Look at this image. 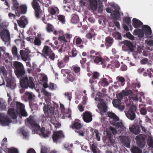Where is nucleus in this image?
Masks as SVG:
<instances>
[{"mask_svg":"<svg viewBox=\"0 0 153 153\" xmlns=\"http://www.w3.org/2000/svg\"><path fill=\"white\" fill-rule=\"evenodd\" d=\"M137 145L140 147L143 148L145 145V138L143 134H139L136 137Z\"/></svg>","mask_w":153,"mask_h":153,"instance_id":"nucleus-11","label":"nucleus"},{"mask_svg":"<svg viewBox=\"0 0 153 153\" xmlns=\"http://www.w3.org/2000/svg\"><path fill=\"white\" fill-rule=\"evenodd\" d=\"M46 30L48 32L50 33L53 31V26L51 24L48 23L46 27Z\"/></svg>","mask_w":153,"mask_h":153,"instance_id":"nucleus-52","label":"nucleus"},{"mask_svg":"<svg viewBox=\"0 0 153 153\" xmlns=\"http://www.w3.org/2000/svg\"><path fill=\"white\" fill-rule=\"evenodd\" d=\"M120 140L122 143L125 146L129 148L130 147V140L126 136H121L120 137Z\"/></svg>","mask_w":153,"mask_h":153,"instance_id":"nucleus-14","label":"nucleus"},{"mask_svg":"<svg viewBox=\"0 0 153 153\" xmlns=\"http://www.w3.org/2000/svg\"><path fill=\"white\" fill-rule=\"evenodd\" d=\"M79 21V19L78 16L75 14H73L72 15V18L71 19V22L74 24L78 23Z\"/></svg>","mask_w":153,"mask_h":153,"instance_id":"nucleus-37","label":"nucleus"},{"mask_svg":"<svg viewBox=\"0 0 153 153\" xmlns=\"http://www.w3.org/2000/svg\"><path fill=\"white\" fill-rule=\"evenodd\" d=\"M58 40H60L63 43H66L68 42V41L66 39L65 36L63 35L62 36H60L58 37Z\"/></svg>","mask_w":153,"mask_h":153,"instance_id":"nucleus-55","label":"nucleus"},{"mask_svg":"<svg viewBox=\"0 0 153 153\" xmlns=\"http://www.w3.org/2000/svg\"><path fill=\"white\" fill-rule=\"evenodd\" d=\"M131 151L132 153H142V150L136 146L132 147L131 149Z\"/></svg>","mask_w":153,"mask_h":153,"instance_id":"nucleus-34","label":"nucleus"},{"mask_svg":"<svg viewBox=\"0 0 153 153\" xmlns=\"http://www.w3.org/2000/svg\"><path fill=\"white\" fill-rule=\"evenodd\" d=\"M120 15L119 11L117 9L114 10L113 13L111 14V17L116 20H117L119 18Z\"/></svg>","mask_w":153,"mask_h":153,"instance_id":"nucleus-29","label":"nucleus"},{"mask_svg":"<svg viewBox=\"0 0 153 153\" xmlns=\"http://www.w3.org/2000/svg\"><path fill=\"white\" fill-rule=\"evenodd\" d=\"M123 21L128 26H131V19L130 18L128 17H125L123 19Z\"/></svg>","mask_w":153,"mask_h":153,"instance_id":"nucleus-47","label":"nucleus"},{"mask_svg":"<svg viewBox=\"0 0 153 153\" xmlns=\"http://www.w3.org/2000/svg\"><path fill=\"white\" fill-rule=\"evenodd\" d=\"M16 111L17 112H19L24 109L25 105L22 103L17 102H16Z\"/></svg>","mask_w":153,"mask_h":153,"instance_id":"nucleus-30","label":"nucleus"},{"mask_svg":"<svg viewBox=\"0 0 153 153\" xmlns=\"http://www.w3.org/2000/svg\"><path fill=\"white\" fill-rule=\"evenodd\" d=\"M11 121L5 114H0V123L3 126H8Z\"/></svg>","mask_w":153,"mask_h":153,"instance_id":"nucleus-10","label":"nucleus"},{"mask_svg":"<svg viewBox=\"0 0 153 153\" xmlns=\"http://www.w3.org/2000/svg\"><path fill=\"white\" fill-rule=\"evenodd\" d=\"M113 42V39L111 37L108 36L106 38L105 42V44L107 48H108L111 46Z\"/></svg>","mask_w":153,"mask_h":153,"instance_id":"nucleus-28","label":"nucleus"},{"mask_svg":"<svg viewBox=\"0 0 153 153\" xmlns=\"http://www.w3.org/2000/svg\"><path fill=\"white\" fill-rule=\"evenodd\" d=\"M59 10L57 7L54 8L53 7H49L48 8V11L50 13L51 15H55L56 13V12Z\"/></svg>","mask_w":153,"mask_h":153,"instance_id":"nucleus-39","label":"nucleus"},{"mask_svg":"<svg viewBox=\"0 0 153 153\" xmlns=\"http://www.w3.org/2000/svg\"><path fill=\"white\" fill-rule=\"evenodd\" d=\"M120 65L119 62L117 60H113L111 62V64H109L107 68L113 69L114 68H118Z\"/></svg>","mask_w":153,"mask_h":153,"instance_id":"nucleus-19","label":"nucleus"},{"mask_svg":"<svg viewBox=\"0 0 153 153\" xmlns=\"http://www.w3.org/2000/svg\"><path fill=\"white\" fill-rule=\"evenodd\" d=\"M12 52L15 56H17V49L15 46H13L12 48Z\"/></svg>","mask_w":153,"mask_h":153,"instance_id":"nucleus-57","label":"nucleus"},{"mask_svg":"<svg viewBox=\"0 0 153 153\" xmlns=\"http://www.w3.org/2000/svg\"><path fill=\"white\" fill-rule=\"evenodd\" d=\"M82 118L84 121L88 123L91 122L92 120V115L91 113L88 111H85L82 114Z\"/></svg>","mask_w":153,"mask_h":153,"instance_id":"nucleus-13","label":"nucleus"},{"mask_svg":"<svg viewBox=\"0 0 153 153\" xmlns=\"http://www.w3.org/2000/svg\"><path fill=\"white\" fill-rule=\"evenodd\" d=\"M39 1L33 0L31 3L32 6L34 10L35 16L37 19L43 16V12L40 8V6L38 3Z\"/></svg>","mask_w":153,"mask_h":153,"instance_id":"nucleus-4","label":"nucleus"},{"mask_svg":"<svg viewBox=\"0 0 153 153\" xmlns=\"http://www.w3.org/2000/svg\"><path fill=\"white\" fill-rule=\"evenodd\" d=\"M100 76V74L97 72L94 71L93 72V75L92 76V78L89 79V82L92 84L95 82V79H98Z\"/></svg>","mask_w":153,"mask_h":153,"instance_id":"nucleus-23","label":"nucleus"},{"mask_svg":"<svg viewBox=\"0 0 153 153\" xmlns=\"http://www.w3.org/2000/svg\"><path fill=\"white\" fill-rule=\"evenodd\" d=\"M126 88L125 90H123L122 91V93L123 94L124 96H128L129 95L132 94V92L131 90H129L128 91H126Z\"/></svg>","mask_w":153,"mask_h":153,"instance_id":"nucleus-48","label":"nucleus"},{"mask_svg":"<svg viewBox=\"0 0 153 153\" xmlns=\"http://www.w3.org/2000/svg\"><path fill=\"white\" fill-rule=\"evenodd\" d=\"M113 123H112V124H113L114 125L116 126L118 128H120L122 129H123L124 126L122 122H117L116 123L115 122H113Z\"/></svg>","mask_w":153,"mask_h":153,"instance_id":"nucleus-51","label":"nucleus"},{"mask_svg":"<svg viewBox=\"0 0 153 153\" xmlns=\"http://www.w3.org/2000/svg\"><path fill=\"white\" fill-rule=\"evenodd\" d=\"M14 66L15 68V70L24 68V67L22 64L17 61H16L14 62Z\"/></svg>","mask_w":153,"mask_h":153,"instance_id":"nucleus-33","label":"nucleus"},{"mask_svg":"<svg viewBox=\"0 0 153 153\" xmlns=\"http://www.w3.org/2000/svg\"><path fill=\"white\" fill-rule=\"evenodd\" d=\"M57 18L59 21L62 24H64L65 22V16L60 15L57 16Z\"/></svg>","mask_w":153,"mask_h":153,"instance_id":"nucleus-42","label":"nucleus"},{"mask_svg":"<svg viewBox=\"0 0 153 153\" xmlns=\"http://www.w3.org/2000/svg\"><path fill=\"white\" fill-rule=\"evenodd\" d=\"M34 43L35 45L39 46L41 45V41L38 37H36L34 40Z\"/></svg>","mask_w":153,"mask_h":153,"instance_id":"nucleus-46","label":"nucleus"},{"mask_svg":"<svg viewBox=\"0 0 153 153\" xmlns=\"http://www.w3.org/2000/svg\"><path fill=\"white\" fill-rule=\"evenodd\" d=\"M101 55L99 56H97L94 60V63L97 64H98L99 62H100V64L102 65V67L105 68L106 62L105 60L102 58L100 56Z\"/></svg>","mask_w":153,"mask_h":153,"instance_id":"nucleus-16","label":"nucleus"},{"mask_svg":"<svg viewBox=\"0 0 153 153\" xmlns=\"http://www.w3.org/2000/svg\"><path fill=\"white\" fill-rule=\"evenodd\" d=\"M54 108H52V107H50L49 109H48V107L47 106H45L43 107V110L45 113L48 112H50L51 113H53L54 111Z\"/></svg>","mask_w":153,"mask_h":153,"instance_id":"nucleus-43","label":"nucleus"},{"mask_svg":"<svg viewBox=\"0 0 153 153\" xmlns=\"http://www.w3.org/2000/svg\"><path fill=\"white\" fill-rule=\"evenodd\" d=\"M132 21V25L135 28H139L143 24L141 21L135 18L133 19Z\"/></svg>","mask_w":153,"mask_h":153,"instance_id":"nucleus-22","label":"nucleus"},{"mask_svg":"<svg viewBox=\"0 0 153 153\" xmlns=\"http://www.w3.org/2000/svg\"><path fill=\"white\" fill-rule=\"evenodd\" d=\"M7 113L9 116L13 119H16L17 117V115L16 113L15 110L13 108H10L9 109Z\"/></svg>","mask_w":153,"mask_h":153,"instance_id":"nucleus-26","label":"nucleus"},{"mask_svg":"<svg viewBox=\"0 0 153 153\" xmlns=\"http://www.w3.org/2000/svg\"><path fill=\"white\" fill-rule=\"evenodd\" d=\"M117 79L118 81L121 83V86H123L125 84L124 78L123 77L119 76L117 77Z\"/></svg>","mask_w":153,"mask_h":153,"instance_id":"nucleus-53","label":"nucleus"},{"mask_svg":"<svg viewBox=\"0 0 153 153\" xmlns=\"http://www.w3.org/2000/svg\"><path fill=\"white\" fill-rule=\"evenodd\" d=\"M30 53V51L27 49H25V50H21L20 51L22 59L23 60L25 61L27 66L31 68V65L29 61L30 59L29 55Z\"/></svg>","mask_w":153,"mask_h":153,"instance_id":"nucleus-5","label":"nucleus"},{"mask_svg":"<svg viewBox=\"0 0 153 153\" xmlns=\"http://www.w3.org/2000/svg\"><path fill=\"white\" fill-rule=\"evenodd\" d=\"M108 117L111 118L114 122L118 121L119 120L118 117L114 113L108 111L107 113Z\"/></svg>","mask_w":153,"mask_h":153,"instance_id":"nucleus-24","label":"nucleus"},{"mask_svg":"<svg viewBox=\"0 0 153 153\" xmlns=\"http://www.w3.org/2000/svg\"><path fill=\"white\" fill-rule=\"evenodd\" d=\"M91 9L93 10H95L97 7V0H89Z\"/></svg>","mask_w":153,"mask_h":153,"instance_id":"nucleus-25","label":"nucleus"},{"mask_svg":"<svg viewBox=\"0 0 153 153\" xmlns=\"http://www.w3.org/2000/svg\"><path fill=\"white\" fill-rule=\"evenodd\" d=\"M25 125L34 131L39 127V125L37 123L34 116H30L25 120Z\"/></svg>","mask_w":153,"mask_h":153,"instance_id":"nucleus-2","label":"nucleus"},{"mask_svg":"<svg viewBox=\"0 0 153 153\" xmlns=\"http://www.w3.org/2000/svg\"><path fill=\"white\" fill-rule=\"evenodd\" d=\"M137 109L135 106L133 105L131 107L126 114L128 118L131 120H133L136 117L135 112Z\"/></svg>","mask_w":153,"mask_h":153,"instance_id":"nucleus-9","label":"nucleus"},{"mask_svg":"<svg viewBox=\"0 0 153 153\" xmlns=\"http://www.w3.org/2000/svg\"><path fill=\"white\" fill-rule=\"evenodd\" d=\"M130 131L132 133L137 135L140 132V128L137 125H133L129 128Z\"/></svg>","mask_w":153,"mask_h":153,"instance_id":"nucleus-21","label":"nucleus"},{"mask_svg":"<svg viewBox=\"0 0 153 153\" xmlns=\"http://www.w3.org/2000/svg\"><path fill=\"white\" fill-rule=\"evenodd\" d=\"M147 71L148 72V75L150 77L153 76V70L151 68L147 69Z\"/></svg>","mask_w":153,"mask_h":153,"instance_id":"nucleus-62","label":"nucleus"},{"mask_svg":"<svg viewBox=\"0 0 153 153\" xmlns=\"http://www.w3.org/2000/svg\"><path fill=\"white\" fill-rule=\"evenodd\" d=\"M17 22L19 25L22 28H24L26 26V24L22 20L19 21L17 20Z\"/></svg>","mask_w":153,"mask_h":153,"instance_id":"nucleus-54","label":"nucleus"},{"mask_svg":"<svg viewBox=\"0 0 153 153\" xmlns=\"http://www.w3.org/2000/svg\"><path fill=\"white\" fill-rule=\"evenodd\" d=\"M48 149L45 146H42L41 147V153H48Z\"/></svg>","mask_w":153,"mask_h":153,"instance_id":"nucleus-63","label":"nucleus"},{"mask_svg":"<svg viewBox=\"0 0 153 153\" xmlns=\"http://www.w3.org/2000/svg\"><path fill=\"white\" fill-rule=\"evenodd\" d=\"M66 39L68 41V42L70 41V39L72 37V35L68 33H66L63 34Z\"/></svg>","mask_w":153,"mask_h":153,"instance_id":"nucleus-61","label":"nucleus"},{"mask_svg":"<svg viewBox=\"0 0 153 153\" xmlns=\"http://www.w3.org/2000/svg\"><path fill=\"white\" fill-rule=\"evenodd\" d=\"M83 127L80 121L78 119H76L74 123L70 126V127L75 130H79L81 129Z\"/></svg>","mask_w":153,"mask_h":153,"instance_id":"nucleus-12","label":"nucleus"},{"mask_svg":"<svg viewBox=\"0 0 153 153\" xmlns=\"http://www.w3.org/2000/svg\"><path fill=\"white\" fill-rule=\"evenodd\" d=\"M97 144L94 143L92 144L91 147L92 151L94 153H97Z\"/></svg>","mask_w":153,"mask_h":153,"instance_id":"nucleus-59","label":"nucleus"},{"mask_svg":"<svg viewBox=\"0 0 153 153\" xmlns=\"http://www.w3.org/2000/svg\"><path fill=\"white\" fill-rule=\"evenodd\" d=\"M72 69L77 75L79 76L80 74V68L77 65H73Z\"/></svg>","mask_w":153,"mask_h":153,"instance_id":"nucleus-31","label":"nucleus"},{"mask_svg":"<svg viewBox=\"0 0 153 153\" xmlns=\"http://www.w3.org/2000/svg\"><path fill=\"white\" fill-rule=\"evenodd\" d=\"M12 3L13 5L11 7V9L13 10H16V9H18L19 4L17 0H11Z\"/></svg>","mask_w":153,"mask_h":153,"instance_id":"nucleus-35","label":"nucleus"},{"mask_svg":"<svg viewBox=\"0 0 153 153\" xmlns=\"http://www.w3.org/2000/svg\"><path fill=\"white\" fill-rule=\"evenodd\" d=\"M42 53L41 55L47 58L48 57L52 61H54L55 59V54L52 50L51 48L47 45L44 46L42 50Z\"/></svg>","mask_w":153,"mask_h":153,"instance_id":"nucleus-3","label":"nucleus"},{"mask_svg":"<svg viewBox=\"0 0 153 153\" xmlns=\"http://www.w3.org/2000/svg\"><path fill=\"white\" fill-rule=\"evenodd\" d=\"M15 73L17 77L19 78L25 74L24 68L19 70H15Z\"/></svg>","mask_w":153,"mask_h":153,"instance_id":"nucleus-27","label":"nucleus"},{"mask_svg":"<svg viewBox=\"0 0 153 153\" xmlns=\"http://www.w3.org/2000/svg\"><path fill=\"white\" fill-rule=\"evenodd\" d=\"M97 106L98 108L102 112L105 113L107 111V107L105 103L103 102H101L100 104L97 105Z\"/></svg>","mask_w":153,"mask_h":153,"instance_id":"nucleus-18","label":"nucleus"},{"mask_svg":"<svg viewBox=\"0 0 153 153\" xmlns=\"http://www.w3.org/2000/svg\"><path fill=\"white\" fill-rule=\"evenodd\" d=\"M67 78L71 82H73L76 79V75L73 73H69L67 75Z\"/></svg>","mask_w":153,"mask_h":153,"instance_id":"nucleus-32","label":"nucleus"},{"mask_svg":"<svg viewBox=\"0 0 153 153\" xmlns=\"http://www.w3.org/2000/svg\"><path fill=\"white\" fill-rule=\"evenodd\" d=\"M36 133L39 134L42 138H46L49 137L51 132L48 130H45L44 127L41 128L40 126L34 131Z\"/></svg>","mask_w":153,"mask_h":153,"instance_id":"nucleus-6","label":"nucleus"},{"mask_svg":"<svg viewBox=\"0 0 153 153\" xmlns=\"http://www.w3.org/2000/svg\"><path fill=\"white\" fill-rule=\"evenodd\" d=\"M112 35L114 37H116L117 40H121L122 39V37L121 36V34L119 32L115 31L113 33Z\"/></svg>","mask_w":153,"mask_h":153,"instance_id":"nucleus-41","label":"nucleus"},{"mask_svg":"<svg viewBox=\"0 0 153 153\" xmlns=\"http://www.w3.org/2000/svg\"><path fill=\"white\" fill-rule=\"evenodd\" d=\"M58 66L59 68H62L64 67L65 65V63L63 61V60H61L59 61L58 60V62L57 63Z\"/></svg>","mask_w":153,"mask_h":153,"instance_id":"nucleus-56","label":"nucleus"},{"mask_svg":"<svg viewBox=\"0 0 153 153\" xmlns=\"http://www.w3.org/2000/svg\"><path fill=\"white\" fill-rule=\"evenodd\" d=\"M74 40L76 41V44L77 45H80L82 42L81 39L78 36H76L74 37Z\"/></svg>","mask_w":153,"mask_h":153,"instance_id":"nucleus-50","label":"nucleus"},{"mask_svg":"<svg viewBox=\"0 0 153 153\" xmlns=\"http://www.w3.org/2000/svg\"><path fill=\"white\" fill-rule=\"evenodd\" d=\"M34 81L33 78L31 77H22L20 79V85L22 88L25 89H27L28 87L33 88L35 87Z\"/></svg>","mask_w":153,"mask_h":153,"instance_id":"nucleus-1","label":"nucleus"},{"mask_svg":"<svg viewBox=\"0 0 153 153\" xmlns=\"http://www.w3.org/2000/svg\"><path fill=\"white\" fill-rule=\"evenodd\" d=\"M8 153H19V152L17 149L13 148L9 149Z\"/></svg>","mask_w":153,"mask_h":153,"instance_id":"nucleus-58","label":"nucleus"},{"mask_svg":"<svg viewBox=\"0 0 153 153\" xmlns=\"http://www.w3.org/2000/svg\"><path fill=\"white\" fill-rule=\"evenodd\" d=\"M94 132L95 133V138L97 139L98 141H100V135H101V134L99 133L97 129L95 130Z\"/></svg>","mask_w":153,"mask_h":153,"instance_id":"nucleus-49","label":"nucleus"},{"mask_svg":"<svg viewBox=\"0 0 153 153\" xmlns=\"http://www.w3.org/2000/svg\"><path fill=\"white\" fill-rule=\"evenodd\" d=\"M112 103L114 107L118 108L120 106L121 103V100L118 99H114L113 100Z\"/></svg>","mask_w":153,"mask_h":153,"instance_id":"nucleus-38","label":"nucleus"},{"mask_svg":"<svg viewBox=\"0 0 153 153\" xmlns=\"http://www.w3.org/2000/svg\"><path fill=\"white\" fill-rule=\"evenodd\" d=\"M64 136L63 134L61 131L54 132L52 136V139L54 142L57 143L58 139Z\"/></svg>","mask_w":153,"mask_h":153,"instance_id":"nucleus-15","label":"nucleus"},{"mask_svg":"<svg viewBox=\"0 0 153 153\" xmlns=\"http://www.w3.org/2000/svg\"><path fill=\"white\" fill-rule=\"evenodd\" d=\"M65 97L67 98L70 101L72 98V94L71 92H66L64 94Z\"/></svg>","mask_w":153,"mask_h":153,"instance_id":"nucleus-60","label":"nucleus"},{"mask_svg":"<svg viewBox=\"0 0 153 153\" xmlns=\"http://www.w3.org/2000/svg\"><path fill=\"white\" fill-rule=\"evenodd\" d=\"M0 36L5 42H9L10 41V33L7 29H4L2 30L0 33Z\"/></svg>","mask_w":153,"mask_h":153,"instance_id":"nucleus-7","label":"nucleus"},{"mask_svg":"<svg viewBox=\"0 0 153 153\" xmlns=\"http://www.w3.org/2000/svg\"><path fill=\"white\" fill-rule=\"evenodd\" d=\"M142 31L146 35H150L152 33L151 28L148 25H144L142 28Z\"/></svg>","mask_w":153,"mask_h":153,"instance_id":"nucleus-20","label":"nucleus"},{"mask_svg":"<svg viewBox=\"0 0 153 153\" xmlns=\"http://www.w3.org/2000/svg\"><path fill=\"white\" fill-rule=\"evenodd\" d=\"M7 86L10 88H14L16 86V84L13 83L11 80L10 79H8L6 80Z\"/></svg>","mask_w":153,"mask_h":153,"instance_id":"nucleus-40","label":"nucleus"},{"mask_svg":"<svg viewBox=\"0 0 153 153\" xmlns=\"http://www.w3.org/2000/svg\"><path fill=\"white\" fill-rule=\"evenodd\" d=\"M126 37L131 40H133L134 39V36L131 34L130 32L127 33L126 34Z\"/></svg>","mask_w":153,"mask_h":153,"instance_id":"nucleus-64","label":"nucleus"},{"mask_svg":"<svg viewBox=\"0 0 153 153\" xmlns=\"http://www.w3.org/2000/svg\"><path fill=\"white\" fill-rule=\"evenodd\" d=\"M124 44L128 48L127 49L131 52L134 51L135 49V47L133 43L128 41L126 40L124 42Z\"/></svg>","mask_w":153,"mask_h":153,"instance_id":"nucleus-17","label":"nucleus"},{"mask_svg":"<svg viewBox=\"0 0 153 153\" xmlns=\"http://www.w3.org/2000/svg\"><path fill=\"white\" fill-rule=\"evenodd\" d=\"M78 53V52L76 49L74 48H73L71 52V55L69 56L71 57H75L77 55Z\"/></svg>","mask_w":153,"mask_h":153,"instance_id":"nucleus-44","label":"nucleus"},{"mask_svg":"<svg viewBox=\"0 0 153 153\" xmlns=\"http://www.w3.org/2000/svg\"><path fill=\"white\" fill-rule=\"evenodd\" d=\"M94 30L93 29H91L90 30V32L88 33L86 35V37L87 38L89 39H92L96 34L94 33Z\"/></svg>","mask_w":153,"mask_h":153,"instance_id":"nucleus-36","label":"nucleus"},{"mask_svg":"<svg viewBox=\"0 0 153 153\" xmlns=\"http://www.w3.org/2000/svg\"><path fill=\"white\" fill-rule=\"evenodd\" d=\"M27 6L25 4L19 5L18 9L15 10L16 16L19 17L21 14H25L27 11Z\"/></svg>","mask_w":153,"mask_h":153,"instance_id":"nucleus-8","label":"nucleus"},{"mask_svg":"<svg viewBox=\"0 0 153 153\" xmlns=\"http://www.w3.org/2000/svg\"><path fill=\"white\" fill-rule=\"evenodd\" d=\"M100 83H101L102 86L104 87L108 85L109 84L106 78H103L101 82H100Z\"/></svg>","mask_w":153,"mask_h":153,"instance_id":"nucleus-45","label":"nucleus"}]
</instances>
